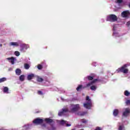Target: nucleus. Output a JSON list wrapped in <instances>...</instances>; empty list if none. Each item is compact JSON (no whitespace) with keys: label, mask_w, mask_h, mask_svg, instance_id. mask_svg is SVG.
<instances>
[{"label":"nucleus","mask_w":130,"mask_h":130,"mask_svg":"<svg viewBox=\"0 0 130 130\" xmlns=\"http://www.w3.org/2000/svg\"><path fill=\"white\" fill-rule=\"evenodd\" d=\"M33 123L35 124H41V123H43V119H40L39 118L35 119L33 121Z\"/></svg>","instance_id":"7"},{"label":"nucleus","mask_w":130,"mask_h":130,"mask_svg":"<svg viewBox=\"0 0 130 130\" xmlns=\"http://www.w3.org/2000/svg\"><path fill=\"white\" fill-rule=\"evenodd\" d=\"M38 94L39 95H43V92H42V91H40V90H39L38 91Z\"/></svg>","instance_id":"32"},{"label":"nucleus","mask_w":130,"mask_h":130,"mask_svg":"<svg viewBox=\"0 0 130 130\" xmlns=\"http://www.w3.org/2000/svg\"><path fill=\"white\" fill-rule=\"evenodd\" d=\"M107 21L109 22H116L117 21V16L114 14H110L107 17Z\"/></svg>","instance_id":"4"},{"label":"nucleus","mask_w":130,"mask_h":130,"mask_svg":"<svg viewBox=\"0 0 130 130\" xmlns=\"http://www.w3.org/2000/svg\"><path fill=\"white\" fill-rule=\"evenodd\" d=\"M71 124H70V123H67V124H66V126H71Z\"/></svg>","instance_id":"36"},{"label":"nucleus","mask_w":130,"mask_h":130,"mask_svg":"<svg viewBox=\"0 0 130 130\" xmlns=\"http://www.w3.org/2000/svg\"><path fill=\"white\" fill-rule=\"evenodd\" d=\"M118 113H119V111H118V109H115L113 111V115L114 116H117L118 115Z\"/></svg>","instance_id":"13"},{"label":"nucleus","mask_w":130,"mask_h":130,"mask_svg":"<svg viewBox=\"0 0 130 130\" xmlns=\"http://www.w3.org/2000/svg\"><path fill=\"white\" fill-rule=\"evenodd\" d=\"M129 8H130V4H129V6H128Z\"/></svg>","instance_id":"39"},{"label":"nucleus","mask_w":130,"mask_h":130,"mask_svg":"<svg viewBox=\"0 0 130 130\" xmlns=\"http://www.w3.org/2000/svg\"><path fill=\"white\" fill-rule=\"evenodd\" d=\"M6 81H7V78L6 77L0 78V83H4V82H6Z\"/></svg>","instance_id":"20"},{"label":"nucleus","mask_w":130,"mask_h":130,"mask_svg":"<svg viewBox=\"0 0 130 130\" xmlns=\"http://www.w3.org/2000/svg\"><path fill=\"white\" fill-rule=\"evenodd\" d=\"M86 101H88L87 103H92V101H91V99H90V97L89 96H86Z\"/></svg>","instance_id":"25"},{"label":"nucleus","mask_w":130,"mask_h":130,"mask_svg":"<svg viewBox=\"0 0 130 130\" xmlns=\"http://www.w3.org/2000/svg\"><path fill=\"white\" fill-rule=\"evenodd\" d=\"M39 112H40V111L37 112L36 113H39Z\"/></svg>","instance_id":"38"},{"label":"nucleus","mask_w":130,"mask_h":130,"mask_svg":"<svg viewBox=\"0 0 130 130\" xmlns=\"http://www.w3.org/2000/svg\"><path fill=\"white\" fill-rule=\"evenodd\" d=\"M121 17L122 18H129L130 12L129 10L123 11L121 13Z\"/></svg>","instance_id":"5"},{"label":"nucleus","mask_w":130,"mask_h":130,"mask_svg":"<svg viewBox=\"0 0 130 130\" xmlns=\"http://www.w3.org/2000/svg\"><path fill=\"white\" fill-rule=\"evenodd\" d=\"M42 68H43L42 65H41V64L38 65V70H42Z\"/></svg>","instance_id":"30"},{"label":"nucleus","mask_w":130,"mask_h":130,"mask_svg":"<svg viewBox=\"0 0 130 130\" xmlns=\"http://www.w3.org/2000/svg\"><path fill=\"white\" fill-rule=\"evenodd\" d=\"M81 121L82 123H87L88 122V120L85 119H82Z\"/></svg>","instance_id":"27"},{"label":"nucleus","mask_w":130,"mask_h":130,"mask_svg":"<svg viewBox=\"0 0 130 130\" xmlns=\"http://www.w3.org/2000/svg\"><path fill=\"white\" fill-rule=\"evenodd\" d=\"M72 130H75V129H73Z\"/></svg>","instance_id":"40"},{"label":"nucleus","mask_w":130,"mask_h":130,"mask_svg":"<svg viewBox=\"0 0 130 130\" xmlns=\"http://www.w3.org/2000/svg\"><path fill=\"white\" fill-rule=\"evenodd\" d=\"M9 91V88H8V87H5L3 89V92L4 93H8Z\"/></svg>","instance_id":"24"},{"label":"nucleus","mask_w":130,"mask_h":130,"mask_svg":"<svg viewBox=\"0 0 130 130\" xmlns=\"http://www.w3.org/2000/svg\"><path fill=\"white\" fill-rule=\"evenodd\" d=\"M96 89H97V86H96L95 85H92V86H90V90H91L92 91H95V90H96Z\"/></svg>","instance_id":"22"},{"label":"nucleus","mask_w":130,"mask_h":130,"mask_svg":"<svg viewBox=\"0 0 130 130\" xmlns=\"http://www.w3.org/2000/svg\"><path fill=\"white\" fill-rule=\"evenodd\" d=\"M0 46H1V47H2V46H3V45L2 44H0Z\"/></svg>","instance_id":"37"},{"label":"nucleus","mask_w":130,"mask_h":130,"mask_svg":"<svg viewBox=\"0 0 130 130\" xmlns=\"http://www.w3.org/2000/svg\"><path fill=\"white\" fill-rule=\"evenodd\" d=\"M37 82H39L40 83H41L43 82L44 79L43 78L40 77V76H37Z\"/></svg>","instance_id":"16"},{"label":"nucleus","mask_w":130,"mask_h":130,"mask_svg":"<svg viewBox=\"0 0 130 130\" xmlns=\"http://www.w3.org/2000/svg\"><path fill=\"white\" fill-rule=\"evenodd\" d=\"M126 105H130V100H127L125 102Z\"/></svg>","instance_id":"31"},{"label":"nucleus","mask_w":130,"mask_h":130,"mask_svg":"<svg viewBox=\"0 0 130 130\" xmlns=\"http://www.w3.org/2000/svg\"><path fill=\"white\" fill-rule=\"evenodd\" d=\"M84 107L86 109H91L92 107V103L86 102L83 104Z\"/></svg>","instance_id":"8"},{"label":"nucleus","mask_w":130,"mask_h":130,"mask_svg":"<svg viewBox=\"0 0 130 130\" xmlns=\"http://www.w3.org/2000/svg\"><path fill=\"white\" fill-rule=\"evenodd\" d=\"M21 72L22 71H21V69H17L15 70L16 75H17V76H20V75H21Z\"/></svg>","instance_id":"14"},{"label":"nucleus","mask_w":130,"mask_h":130,"mask_svg":"<svg viewBox=\"0 0 130 130\" xmlns=\"http://www.w3.org/2000/svg\"><path fill=\"white\" fill-rule=\"evenodd\" d=\"M14 54L16 56H19V55H20V53L18 51H15Z\"/></svg>","instance_id":"28"},{"label":"nucleus","mask_w":130,"mask_h":130,"mask_svg":"<svg viewBox=\"0 0 130 130\" xmlns=\"http://www.w3.org/2000/svg\"><path fill=\"white\" fill-rule=\"evenodd\" d=\"M19 80H20V81H21V82H23V81H24V80H25V76L24 75H21L19 77Z\"/></svg>","instance_id":"19"},{"label":"nucleus","mask_w":130,"mask_h":130,"mask_svg":"<svg viewBox=\"0 0 130 130\" xmlns=\"http://www.w3.org/2000/svg\"><path fill=\"white\" fill-rule=\"evenodd\" d=\"M126 26H127L128 27H129V26H130V21H128L126 24Z\"/></svg>","instance_id":"35"},{"label":"nucleus","mask_w":130,"mask_h":130,"mask_svg":"<svg viewBox=\"0 0 130 130\" xmlns=\"http://www.w3.org/2000/svg\"><path fill=\"white\" fill-rule=\"evenodd\" d=\"M124 95H125V96H128L130 95V92L127 90H125L124 92Z\"/></svg>","instance_id":"23"},{"label":"nucleus","mask_w":130,"mask_h":130,"mask_svg":"<svg viewBox=\"0 0 130 130\" xmlns=\"http://www.w3.org/2000/svg\"><path fill=\"white\" fill-rule=\"evenodd\" d=\"M7 59L9 61V62H11V63H12V64H15V60H16V58L14 57H11L7 58Z\"/></svg>","instance_id":"10"},{"label":"nucleus","mask_w":130,"mask_h":130,"mask_svg":"<svg viewBox=\"0 0 130 130\" xmlns=\"http://www.w3.org/2000/svg\"><path fill=\"white\" fill-rule=\"evenodd\" d=\"M66 112H69V109H62V111H60L58 113V115H59V116H62V115H64Z\"/></svg>","instance_id":"9"},{"label":"nucleus","mask_w":130,"mask_h":130,"mask_svg":"<svg viewBox=\"0 0 130 130\" xmlns=\"http://www.w3.org/2000/svg\"><path fill=\"white\" fill-rule=\"evenodd\" d=\"M45 120L47 122V123H51V122L53 121V120L52 119L49 118H46Z\"/></svg>","instance_id":"18"},{"label":"nucleus","mask_w":130,"mask_h":130,"mask_svg":"<svg viewBox=\"0 0 130 130\" xmlns=\"http://www.w3.org/2000/svg\"><path fill=\"white\" fill-rule=\"evenodd\" d=\"M94 130H102V129L100 127H96Z\"/></svg>","instance_id":"34"},{"label":"nucleus","mask_w":130,"mask_h":130,"mask_svg":"<svg viewBox=\"0 0 130 130\" xmlns=\"http://www.w3.org/2000/svg\"><path fill=\"white\" fill-rule=\"evenodd\" d=\"M118 130H124V126L123 125H119Z\"/></svg>","instance_id":"26"},{"label":"nucleus","mask_w":130,"mask_h":130,"mask_svg":"<svg viewBox=\"0 0 130 130\" xmlns=\"http://www.w3.org/2000/svg\"><path fill=\"white\" fill-rule=\"evenodd\" d=\"M117 3L118 4H121V3H122V0H117Z\"/></svg>","instance_id":"33"},{"label":"nucleus","mask_w":130,"mask_h":130,"mask_svg":"<svg viewBox=\"0 0 130 130\" xmlns=\"http://www.w3.org/2000/svg\"><path fill=\"white\" fill-rule=\"evenodd\" d=\"M130 114V109L129 108H126L125 109L124 111L122 113L123 116L125 117H127Z\"/></svg>","instance_id":"6"},{"label":"nucleus","mask_w":130,"mask_h":130,"mask_svg":"<svg viewBox=\"0 0 130 130\" xmlns=\"http://www.w3.org/2000/svg\"><path fill=\"white\" fill-rule=\"evenodd\" d=\"M94 77H95V75L94 74H91V76H87L86 77V79H87L88 81H91L86 84V87H90V86H92L93 84H95V83H96V82H100V80H99L98 79H94Z\"/></svg>","instance_id":"1"},{"label":"nucleus","mask_w":130,"mask_h":130,"mask_svg":"<svg viewBox=\"0 0 130 130\" xmlns=\"http://www.w3.org/2000/svg\"><path fill=\"white\" fill-rule=\"evenodd\" d=\"M80 108H81L80 107L79 104L72 105L70 108V110L69 111L68 110V111L69 112H71V113H74V112H77V111H79Z\"/></svg>","instance_id":"3"},{"label":"nucleus","mask_w":130,"mask_h":130,"mask_svg":"<svg viewBox=\"0 0 130 130\" xmlns=\"http://www.w3.org/2000/svg\"><path fill=\"white\" fill-rule=\"evenodd\" d=\"M117 73H123V74H127L128 69H127V64H124L121 68L116 70Z\"/></svg>","instance_id":"2"},{"label":"nucleus","mask_w":130,"mask_h":130,"mask_svg":"<svg viewBox=\"0 0 130 130\" xmlns=\"http://www.w3.org/2000/svg\"><path fill=\"white\" fill-rule=\"evenodd\" d=\"M85 88H86V86H83L82 85H79L77 87L76 90L79 92V91H81V90H83V89H85Z\"/></svg>","instance_id":"11"},{"label":"nucleus","mask_w":130,"mask_h":130,"mask_svg":"<svg viewBox=\"0 0 130 130\" xmlns=\"http://www.w3.org/2000/svg\"><path fill=\"white\" fill-rule=\"evenodd\" d=\"M10 46H19V43L17 42H11L10 43Z\"/></svg>","instance_id":"15"},{"label":"nucleus","mask_w":130,"mask_h":130,"mask_svg":"<svg viewBox=\"0 0 130 130\" xmlns=\"http://www.w3.org/2000/svg\"><path fill=\"white\" fill-rule=\"evenodd\" d=\"M35 77V75L33 74H30L27 76V80L28 81H30V80H32L33 78Z\"/></svg>","instance_id":"12"},{"label":"nucleus","mask_w":130,"mask_h":130,"mask_svg":"<svg viewBox=\"0 0 130 130\" xmlns=\"http://www.w3.org/2000/svg\"><path fill=\"white\" fill-rule=\"evenodd\" d=\"M86 113H87L86 112H78L77 114L80 116H84Z\"/></svg>","instance_id":"17"},{"label":"nucleus","mask_w":130,"mask_h":130,"mask_svg":"<svg viewBox=\"0 0 130 130\" xmlns=\"http://www.w3.org/2000/svg\"><path fill=\"white\" fill-rule=\"evenodd\" d=\"M29 68H30V65H29V64L28 63L24 64V69H25V70H29Z\"/></svg>","instance_id":"21"},{"label":"nucleus","mask_w":130,"mask_h":130,"mask_svg":"<svg viewBox=\"0 0 130 130\" xmlns=\"http://www.w3.org/2000/svg\"><path fill=\"white\" fill-rule=\"evenodd\" d=\"M67 122V121H65V120H61L60 122V123L61 124H62V125H63V124H66Z\"/></svg>","instance_id":"29"}]
</instances>
